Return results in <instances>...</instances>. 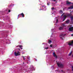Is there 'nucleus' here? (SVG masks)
<instances>
[{
  "mask_svg": "<svg viewBox=\"0 0 73 73\" xmlns=\"http://www.w3.org/2000/svg\"><path fill=\"white\" fill-rule=\"evenodd\" d=\"M50 47H52V45L50 44Z\"/></svg>",
  "mask_w": 73,
  "mask_h": 73,
  "instance_id": "25",
  "label": "nucleus"
},
{
  "mask_svg": "<svg viewBox=\"0 0 73 73\" xmlns=\"http://www.w3.org/2000/svg\"><path fill=\"white\" fill-rule=\"evenodd\" d=\"M68 16H70V14H68Z\"/></svg>",
  "mask_w": 73,
  "mask_h": 73,
  "instance_id": "24",
  "label": "nucleus"
},
{
  "mask_svg": "<svg viewBox=\"0 0 73 73\" xmlns=\"http://www.w3.org/2000/svg\"><path fill=\"white\" fill-rule=\"evenodd\" d=\"M18 49L19 50V51H21V50H20V48H18Z\"/></svg>",
  "mask_w": 73,
  "mask_h": 73,
  "instance_id": "30",
  "label": "nucleus"
},
{
  "mask_svg": "<svg viewBox=\"0 0 73 73\" xmlns=\"http://www.w3.org/2000/svg\"><path fill=\"white\" fill-rule=\"evenodd\" d=\"M17 47H19V48H20L21 49H23V46H22V45H19L17 46Z\"/></svg>",
  "mask_w": 73,
  "mask_h": 73,
  "instance_id": "10",
  "label": "nucleus"
},
{
  "mask_svg": "<svg viewBox=\"0 0 73 73\" xmlns=\"http://www.w3.org/2000/svg\"><path fill=\"white\" fill-rule=\"evenodd\" d=\"M66 4H67L68 5H69V4H72L73 5V3H71L70 2H69L68 1H66Z\"/></svg>",
  "mask_w": 73,
  "mask_h": 73,
  "instance_id": "7",
  "label": "nucleus"
},
{
  "mask_svg": "<svg viewBox=\"0 0 73 73\" xmlns=\"http://www.w3.org/2000/svg\"><path fill=\"white\" fill-rule=\"evenodd\" d=\"M41 10H42V9H40V11H41Z\"/></svg>",
  "mask_w": 73,
  "mask_h": 73,
  "instance_id": "32",
  "label": "nucleus"
},
{
  "mask_svg": "<svg viewBox=\"0 0 73 73\" xmlns=\"http://www.w3.org/2000/svg\"><path fill=\"white\" fill-rule=\"evenodd\" d=\"M60 13H63V12H62V10H60Z\"/></svg>",
  "mask_w": 73,
  "mask_h": 73,
  "instance_id": "14",
  "label": "nucleus"
},
{
  "mask_svg": "<svg viewBox=\"0 0 73 73\" xmlns=\"http://www.w3.org/2000/svg\"><path fill=\"white\" fill-rule=\"evenodd\" d=\"M72 53V51L70 52V53L68 54V56H71Z\"/></svg>",
  "mask_w": 73,
  "mask_h": 73,
  "instance_id": "13",
  "label": "nucleus"
},
{
  "mask_svg": "<svg viewBox=\"0 0 73 73\" xmlns=\"http://www.w3.org/2000/svg\"><path fill=\"white\" fill-rule=\"evenodd\" d=\"M69 9H73V5L68 7Z\"/></svg>",
  "mask_w": 73,
  "mask_h": 73,
  "instance_id": "11",
  "label": "nucleus"
},
{
  "mask_svg": "<svg viewBox=\"0 0 73 73\" xmlns=\"http://www.w3.org/2000/svg\"><path fill=\"white\" fill-rule=\"evenodd\" d=\"M48 48H48V47H46V48H45V49H48Z\"/></svg>",
  "mask_w": 73,
  "mask_h": 73,
  "instance_id": "22",
  "label": "nucleus"
},
{
  "mask_svg": "<svg viewBox=\"0 0 73 73\" xmlns=\"http://www.w3.org/2000/svg\"><path fill=\"white\" fill-rule=\"evenodd\" d=\"M73 30V27H71L69 28V31H70V32H72V31Z\"/></svg>",
  "mask_w": 73,
  "mask_h": 73,
  "instance_id": "6",
  "label": "nucleus"
},
{
  "mask_svg": "<svg viewBox=\"0 0 73 73\" xmlns=\"http://www.w3.org/2000/svg\"><path fill=\"white\" fill-rule=\"evenodd\" d=\"M11 12V10H9L8 12Z\"/></svg>",
  "mask_w": 73,
  "mask_h": 73,
  "instance_id": "23",
  "label": "nucleus"
},
{
  "mask_svg": "<svg viewBox=\"0 0 73 73\" xmlns=\"http://www.w3.org/2000/svg\"><path fill=\"white\" fill-rule=\"evenodd\" d=\"M47 4L48 5H49V3H47Z\"/></svg>",
  "mask_w": 73,
  "mask_h": 73,
  "instance_id": "29",
  "label": "nucleus"
},
{
  "mask_svg": "<svg viewBox=\"0 0 73 73\" xmlns=\"http://www.w3.org/2000/svg\"><path fill=\"white\" fill-rule=\"evenodd\" d=\"M63 27H60L59 29V30L60 31H61V30H62V29H63Z\"/></svg>",
  "mask_w": 73,
  "mask_h": 73,
  "instance_id": "12",
  "label": "nucleus"
},
{
  "mask_svg": "<svg viewBox=\"0 0 73 73\" xmlns=\"http://www.w3.org/2000/svg\"><path fill=\"white\" fill-rule=\"evenodd\" d=\"M62 25L63 26V27H64V26H65V25L64 24H63Z\"/></svg>",
  "mask_w": 73,
  "mask_h": 73,
  "instance_id": "28",
  "label": "nucleus"
},
{
  "mask_svg": "<svg viewBox=\"0 0 73 73\" xmlns=\"http://www.w3.org/2000/svg\"><path fill=\"white\" fill-rule=\"evenodd\" d=\"M44 7V6H42V7Z\"/></svg>",
  "mask_w": 73,
  "mask_h": 73,
  "instance_id": "31",
  "label": "nucleus"
},
{
  "mask_svg": "<svg viewBox=\"0 0 73 73\" xmlns=\"http://www.w3.org/2000/svg\"><path fill=\"white\" fill-rule=\"evenodd\" d=\"M23 64H24V62H23Z\"/></svg>",
  "mask_w": 73,
  "mask_h": 73,
  "instance_id": "33",
  "label": "nucleus"
},
{
  "mask_svg": "<svg viewBox=\"0 0 73 73\" xmlns=\"http://www.w3.org/2000/svg\"><path fill=\"white\" fill-rule=\"evenodd\" d=\"M20 16H22V17H24V13H23L19 14L18 16V17H19V16L20 17Z\"/></svg>",
  "mask_w": 73,
  "mask_h": 73,
  "instance_id": "4",
  "label": "nucleus"
},
{
  "mask_svg": "<svg viewBox=\"0 0 73 73\" xmlns=\"http://www.w3.org/2000/svg\"><path fill=\"white\" fill-rule=\"evenodd\" d=\"M57 65L58 67H59V68H63L64 67V65L61 63H57Z\"/></svg>",
  "mask_w": 73,
  "mask_h": 73,
  "instance_id": "1",
  "label": "nucleus"
},
{
  "mask_svg": "<svg viewBox=\"0 0 73 73\" xmlns=\"http://www.w3.org/2000/svg\"><path fill=\"white\" fill-rule=\"evenodd\" d=\"M64 14H65V13H63L62 15L61 16V17L62 16H63V15H64Z\"/></svg>",
  "mask_w": 73,
  "mask_h": 73,
  "instance_id": "19",
  "label": "nucleus"
},
{
  "mask_svg": "<svg viewBox=\"0 0 73 73\" xmlns=\"http://www.w3.org/2000/svg\"><path fill=\"white\" fill-rule=\"evenodd\" d=\"M58 19H57L56 20V23H58Z\"/></svg>",
  "mask_w": 73,
  "mask_h": 73,
  "instance_id": "20",
  "label": "nucleus"
},
{
  "mask_svg": "<svg viewBox=\"0 0 73 73\" xmlns=\"http://www.w3.org/2000/svg\"><path fill=\"white\" fill-rule=\"evenodd\" d=\"M61 72H64V71H63V70H61Z\"/></svg>",
  "mask_w": 73,
  "mask_h": 73,
  "instance_id": "27",
  "label": "nucleus"
},
{
  "mask_svg": "<svg viewBox=\"0 0 73 73\" xmlns=\"http://www.w3.org/2000/svg\"><path fill=\"white\" fill-rule=\"evenodd\" d=\"M72 70L73 71V65L72 66Z\"/></svg>",
  "mask_w": 73,
  "mask_h": 73,
  "instance_id": "17",
  "label": "nucleus"
},
{
  "mask_svg": "<svg viewBox=\"0 0 73 73\" xmlns=\"http://www.w3.org/2000/svg\"><path fill=\"white\" fill-rule=\"evenodd\" d=\"M63 17H64L63 19V21H65L66 19V18L67 16H66L65 15L64 16H63Z\"/></svg>",
  "mask_w": 73,
  "mask_h": 73,
  "instance_id": "5",
  "label": "nucleus"
},
{
  "mask_svg": "<svg viewBox=\"0 0 73 73\" xmlns=\"http://www.w3.org/2000/svg\"><path fill=\"white\" fill-rule=\"evenodd\" d=\"M70 21V20H67L66 21V24H69V23Z\"/></svg>",
  "mask_w": 73,
  "mask_h": 73,
  "instance_id": "9",
  "label": "nucleus"
},
{
  "mask_svg": "<svg viewBox=\"0 0 73 73\" xmlns=\"http://www.w3.org/2000/svg\"><path fill=\"white\" fill-rule=\"evenodd\" d=\"M48 42L49 43H50V42H52V41H51V40H48Z\"/></svg>",
  "mask_w": 73,
  "mask_h": 73,
  "instance_id": "15",
  "label": "nucleus"
},
{
  "mask_svg": "<svg viewBox=\"0 0 73 73\" xmlns=\"http://www.w3.org/2000/svg\"><path fill=\"white\" fill-rule=\"evenodd\" d=\"M71 17V19L72 20H73V16H72L71 17Z\"/></svg>",
  "mask_w": 73,
  "mask_h": 73,
  "instance_id": "16",
  "label": "nucleus"
},
{
  "mask_svg": "<svg viewBox=\"0 0 73 73\" xmlns=\"http://www.w3.org/2000/svg\"><path fill=\"white\" fill-rule=\"evenodd\" d=\"M53 54L54 57H56V58H57V55H56V54L55 52H53Z\"/></svg>",
  "mask_w": 73,
  "mask_h": 73,
  "instance_id": "8",
  "label": "nucleus"
},
{
  "mask_svg": "<svg viewBox=\"0 0 73 73\" xmlns=\"http://www.w3.org/2000/svg\"><path fill=\"white\" fill-rule=\"evenodd\" d=\"M52 1H56V0H51Z\"/></svg>",
  "mask_w": 73,
  "mask_h": 73,
  "instance_id": "18",
  "label": "nucleus"
},
{
  "mask_svg": "<svg viewBox=\"0 0 73 73\" xmlns=\"http://www.w3.org/2000/svg\"><path fill=\"white\" fill-rule=\"evenodd\" d=\"M14 54L15 56H20V54L19 51H18L17 53L16 52H15Z\"/></svg>",
  "mask_w": 73,
  "mask_h": 73,
  "instance_id": "3",
  "label": "nucleus"
},
{
  "mask_svg": "<svg viewBox=\"0 0 73 73\" xmlns=\"http://www.w3.org/2000/svg\"><path fill=\"white\" fill-rule=\"evenodd\" d=\"M66 35V34H61L60 35V37L62 40H63V39H64V38L65 37H64V36H65Z\"/></svg>",
  "mask_w": 73,
  "mask_h": 73,
  "instance_id": "2",
  "label": "nucleus"
},
{
  "mask_svg": "<svg viewBox=\"0 0 73 73\" xmlns=\"http://www.w3.org/2000/svg\"><path fill=\"white\" fill-rule=\"evenodd\" d=\"M22 57H23V58H24V60H25V58H24V56H22Z\"/></svg>",
  "mask_w": 73,
  "mask_h": 73,
  "instance_id": "21",
  "label": "nucleus"
},
{
  "mask_svg": "<svg viewBox=\"0 0 73 73\" xmlns=\"http://www.w3.org/2000/svg\"><path fill=\"white\" fill-rule=\"evenodd\" d=\"M52 10L54 9V7H52Z\"/></svg>",
  "mask_w": 73,
  "mask_h": 73,
  "instance_id": "26",
  "label": "nucleus"
}]
</instances>
